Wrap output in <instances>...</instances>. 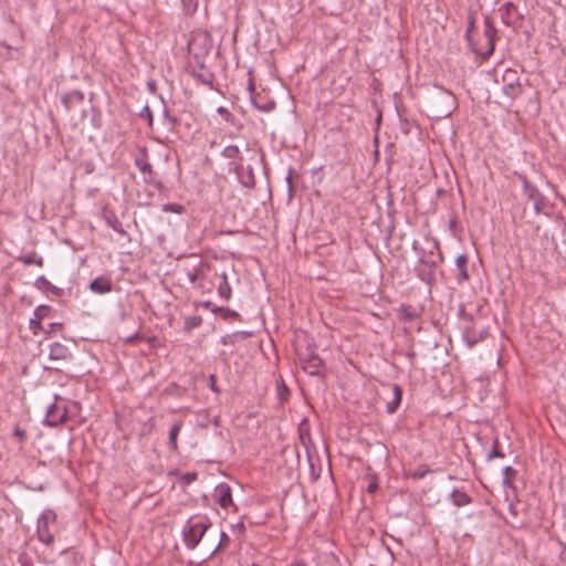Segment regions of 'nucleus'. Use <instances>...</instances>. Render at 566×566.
I'll use <instances>...</instances> for the list:
<instances>
[{"label":"nucleus","instance_id":"obj_1","mask_svg":"<svg viewBox=\"0 0 566 566\" xmlns=\"http://www.w3.org/2000/svg\"><path fill=\"white\" fill-rule=\"evenodd\" d=\"M457 107L454 95L442 87H434L428 97V108L433 117L444 118Z\"/></svg>","mask_w":566,"mask_h":566},{"label":"nucleus","instance_id":"obj_2","mask_svg":"<svg viewBox=\"0 0 566 566\" xmlns=\"http://www.w3.org/2000/svg\"><path fill=\"white\" fill-rule=\"evenodd\" d=\"M55 400L51 403L45 413L44 423L50 427H56L64 423L72 415H75L78 409V403L73 400L54 397Z\"/></svg>","mask_w":566,"mask_h":566},{"label":"nucleus","instance_id":"obj_3","mask_svg":"<svg viewBox=\"0 0 566 566\" xmlns=\"http://www.w3.org/2000/svg\"><path fill=\"white\" fill-rule=\"evenodd\" d=\"M210 526L211 523L206 516L190 517L182 531L186 547L189 549L196 548Z\"/></svg>","mask_w":566,"mask_h":566},{"label":"nucleus","instance_id":"obj_4","mask_svg":"<svg viewBox=\"0 0 566 566\" xmlns=\"http://www.w3.org/2000/svg\"><path fill=\"white\" fill-rule=\"evenodd\" d=\"M55 521L56 514L52 510H45L38 518V537L48 546L54 543V535L51 532V525H53Z\"/></svg>","mask_w":566,"mask_h":566},{"label":"nucleus","instance_id":"obj_5","mask_svg":"<svg viewBox=\"0 0 566 566\" xmlns=\"http://www.w3.org/2000/svg\"><path fill=\"white\" fill-rule=\"evenodd\" d=\"M302 369L311 376H318L322 371L323 361L311 348L296 349Z\"/></svg>","mask_w":566,"mask_h":566},{"label":"nucleus","instance_id":"obj_6","mask_svg":"<svg viewBox=\"0 0 566 566\" xmlns=\"http://www.w3.org/2000/svg\"><path fill=\"white\" fill-rule=\"evenodd\" d=\"M503 80V93L510 98L514 99L520 96L523 92L522 84L517 76L516 71L506 70L502 76Z\"/></svg>","mask_w":566,"mask_h":566},{"label":"nucleus","instance_id":"obj_7","mask_svg":"<svg viewBox=\"0 0 566 566\" xmlns=\"http://www.w3.org/2000/svg\"><path fill=\"white\" fill-rule=\"evenodd\" d=\"M523 185V192L528 200L533 201V207L536 213H539L545 207V199L538 189L532 185L525 176H518Z\"/></svg>","mask_w":566,"mask_h":566},{"label":"nucleus","instance_id":"obj_8","mask_svg":"<svg viewBox=\"0 0 566 566\" xmlns=\"http://www.w3.org/2000/svg\"><path fill=\"white\" fill-rule=\"evenodd\" d=\"M437 259L432 252L428 258L421 256L419 266L416 268L418 276L426 283H431L434 280V268L437 266Z\"/></svg>","mask_w":566,"mask_h":566},{"label":"nucleus","instance_id":"obj_9","mask_svg":"<svg viewBox=\"0 0 566 566\" xmlns=\"http://www.w3.org/2000/svg\"><path fill=\"white\" fill-rule=\"evenodd\" d=\"M484 38H485V41H486V46H485V50L482 51V50H478V49H474V52L482 56L483 59H488L490 57V55H492V53L494 52V48H495V36H496V29L495 27L493 25L492 21L486 18L484 20Z\"/></svg>","mask_w":566,"mask_h":566},{"label":"nucleus","instance_id":"obj_10","mask_svg":"<svg viewBox=\"0 0 566 566\" xmlns=\"http://www.w3.org/2000/svg\"><path fill=\"white\" fill-rule=\"evenodd\" d=\"M499 12L502 22L506 27H516L522 19V15L518 12L516 6L513 4L512 2H505L504 4H502L499 9Z\"/></svg>","mask_w":566,"mask_h":566},{"label":"nucleus","instance_id":"obj_11","mask_svg":"<svg viewBox=\"0 0 566 566\" xmlns=\"http://www.w3.org/2000/svg\"><path fill=\"white\" fill-rule=\"evenodd\" d=\"M49 358L54 363H65L72 358V352L66 345L55 342L50 345Z\"/></svg>","mask_w":566,"mask_h":566},{"label":"nucleus","instance_id":"obj_12","mask_svg":"<svg viewBox=\"0 0 566 566\" xmlns=\"http://www.w3.org/2000/svg\"><path fill=\"white\" fill-rule=\"evenodd\" d=\"M213 497L224 510L233 504L231 489L227 483H220L214 488Z\"/></svg>","mask_w":566,"mask_h":566},{"label":"nucleus","instance_id":"obj_13","mask_svg":"<svg viewBox=\"0 0 566 566\" xmlns=\"http://www.w3.org/2000/svg\"><path fill=\"white\" fill-rule=\"evenodd\" d=\"M135 165L139 169V171L144 175V179L146 182H154L155 176L153 171V167L148 160L147 151L145 148L140 150V156L136 157Z\"/></svg>","mask_w":566,"mask_h":566},{"label":"nucleus","instance_id":"obj_14","mask_svg":"<svg viewBox=\"0 0 566 566\" xmlns=\"http://www.w3.org/2000/svg\"><path fill=\"white\" fill-rule=\"evenodd\" d=\"M112 281L105 276H98L90 284V290L96 294H105L112 291Z\"/></svg>","mask_w":566,"mask_h":566},{"label":"nucleus","instance_id":"obj_15","mask_svg":"<svg viewBox=\"0 0 566 566\" xmlns=\"http://www.w3.org/2000/svg\"><path fill=\"white\" fill-rule=\"evenodd\" d=\"M467 265H468V256L465 254H460L455 260L458 281L460 283L465 282L470 279Z\"/></svg>","mask_w":566,"mask_h":566},{"label":"nucleus","instance_id":"obj_16","mask_svg":"<svg viewBox=\"0 0 566 566\" xmlns=\"http://www.w3.org/2000/svg\"><path fill=\"white\" fill-rule=\"evenodd\" d=\"M402 398V390L398 385H392V399L387 402V412L394 413L399 407Z\"/></svg>","mask_w":566,"mask_h":566},{"label":"nucleus","instance_id":"obj_17","mask_svg":"<svg viewBox=\"0 0 566 566\" xmlns=\"http://www.w3.org/2000/svg\"><path fill=\"white\" fill-rule=\"evenodd\" d=\"M218 294L224 301H229L232 294L231 286L228 282V277L226 273H222L221 281L218 285Z\"/></svg>","mask_w":566,"mask_h":566},{"label":"nucleus","instance_id":"obj_18","mask_svg":"<svg viewBox=\"0 0 566 566\" xmlns=\"http://www.w3.org/2000/svg\"><path fill=\"white\" fill-rule=\"evenodd\" d=\"M451 499L453 504L458 507L468 505L471 502V497L467 493L459 490H453L451 493Z\"/></svg>","mask_w":566,"mask_h":566},{"label":"nucleus","instance_id":"obj_19","mask_svg":"<svg viewBox=\"0 0 566 566\" xmlns=\"http://www.w3.org/2000/svg\"><path fill=\"white\" fill-rule=\"evenodd\" d=\"M181 427H182L181 422H176L170 428L169 444H170L171 449H174V450H177V448H178L177 439L180 433Z\"/></svg>","mask_w":566,"mask_h":566},{"label":"nucleus","instance_id":"obj_20","mask_svg":"<svg viewBox=\"0 0 566 566\" xmlns=\"http://www.w3.org/2000/svg\"><path fill=\"white\" fill-rule=\"evenodd\" d=\"M22 262L25 264V265H36V266H43V259L39 255H36V253H31V254H28L22 258Z\"/></svg>","mask_w":566,"mask_h":566},{"label":"nucleus","instance_id":"obj_21","mask_svg":"<svg viewBox=\"0 0 566 566\" xmlns=\"http://www.w3.org/2000/svg\"><path fill=\"white\" fill-rule=\"evenodd\" d=\"M239 155H240V149L235 145H229V146L224 147V149L222 150V156L226 158H229V159L238 158Z\"/></svg>","mask_w":566,"mask_h":566},{"label":"nucleus","instance_id":"obj_22","mask_svg":"<svg viewBox=\"0 0 566 566\" xmlns=\"http://www.w3.org/2000/svg\"><path fill=\"white\" fill-rule=\"evenodd\" d=\"M51 312V307L48 305H39L35 310L33 315L36 317V319H43L49 315Z\"/></svg>","mask_w":566,"mask_h":566},{"label":"nucleus","instance_id":"obj_23","mask_svg":"<svg viewBox=\"0 0 566 566\" xmlns=\"http://www.w3.org/2000/svg\"><path fill=\"white\" fill-rule=\"evenodd\" d=\"M516 473V471L512 468V467H505L503 469V484L504 485H507V486H511L512 483H511V475H514Z\"/></svg>","mask_w":566,"mask_h":566},{"label":"nucleus","instance_id":"obj_24","mask_svg":"<svg viewBox=\"0 0 566 566\" xmlns=\"http://www.w3.org/2000/svg\"><path fill=\"white\" fill-rule=\"evenodd\" d=\"M229 543H230V538L227 535V533L221 532L219 544L212 549L211 554L216 553L220 548L227 547L229 545Z\"/></svg>","mask_w":566,"mask_h":566},{"label":"nucleus","instance_id":"obj_25","mask_svg":"<svg viewBox=\"0 0 566 566\" xmlns=\"http://www.w3.org/2000/svg\"><path fill=\"white\" fill-rule=\"evenodd\" d=\"M217 112L222 116L226 122H232V114L223 106L218 107Z\"/></svg>","mask_w":566,"mask_h":566},{"label":"nucleus","instance_id":"obj_26","mask_svg":"<svg viewBox=\"0 0 566 566\" xmlns=\"http://www.w3.org/2000/svg\"><path fill=\"white\" fill-rule=\"evenodd\" d=\"M41 321L42 319H36L34 315L32 318H30V328L34 334H36L39 329H42Z\"/></svg>","mask_w":566,"mask_h":566},{"label":"nucleus","instance_id":"obj_27","mask_svg":"<svg viewBox=\"0 0 566 566\" xmlns=\"http://www.w3.org/2000/svg\"><path fill=\"white\" fill-rule=\"evenodd\" d=\"M497 446H499V441H497V440H495L494 446H493V450H492V452L489 454V459H490V460H491V459H493V458H495V457H497V458H503V457H504V455H503V453H501V452L499 451Z\"/></svg>","mask_w":566,"mask_h":566},{"label":"nucleus","instance_id":"obj_28","mask_svg":"<svg viewBox=\"0 0 566 566\" xmlns=\"http://www.w3.org/2000/svg\"><path fill=\"white\" fill-rule=\"evenodd\" d=\"M209 387L212 391L219 392V388L217 387V377L216 375H210L209 377Z\"/></svg>","mask_w":566,"mask_h":566},{"label":"nucleus","instance_id":"obj_29","mask_svg":"<svg viewBox=\"0 0 566 566\" xmlns=\"http://www.w3.org/2000/svg\"><path fill=\"white\" fill-rule=\"evenodd\" d=\"M35 285L38 287H48L50 285V282L44 276H40L36 279Z\"/></svg>","mask_w":566,"mask_h":566},{"label":"nucleus","instance_id":"obj_30","mask_svg":"<svg viewBox=\"0 0 566 566\" xmlns=\"http://www.w3.org/2000/svg\"><path fill=\"white\" fill-rule=\"evenodd\" d=\"M180 209V207L178 206H174V205H165L164 206V210L165 211H172V212H178Z\"/></svg>","mask_w":566,"mask_h":566},{"label":"nucleus","instance_id":"obj_31","mask_svg":"<svg viewBox=\"0 0 566 566\" xmlns=\"http://www.w3.org/2000/svg\"><path fill=\"white\" fill-rule=\"evenodd\" d=\"M274 108V103H271V104H268V105H264V106H260L259 109L263 111V112H270Z\"/></svg>","mask_w":566,"mask_h":566},{"label":"nucleus","instance_id":"obj_32","mask_svg":"<svg viewBox=\"0 0 566 566\" xmlns=\"http://www.w3.org/2000/svg\"><path fill=\"white\" fill-rule=\"evenodd\" d=\"M289 566H307V564L302 559L293 560Z\"/></svg>","mask_w":566,"mask_h":566},{"label":"nucleus","instance_id":"obj_33","mask_svg":"<svg viewBox=\"0 0 566 566\" xmlns=\"http://www.w3.org/2000/svg\"><path fill=\"white\" fill-rule=\"evenodd\" d=\"M144 112L146 113V117L148 118V122L149 124L151 125V122H153V116H151V112L149 109L148 106L145 107Z\"/></svg>","mask_w":566,"mask_h":566},{"label":"nucleus","instance_id":"obj_34","mask_svg":"<svg viewBox=\"0 0 566 566\" xmlns=\"http://www.w3.org/2000/svg\"><path fill=\"white\" fill-rule=\"evenodd\" d=\"M231 527L233 531H238L239 533H241L244 528V525H243V523H238L235 525H232Z\"/></svg>","mask_w":566,"mask_h":566},{"label":"nucleus","instance_id":"obj_35","mask_svg":"<svg viewBox=\"0 0 566 566\" xmlns=\"http://www.w3.org/2000/svg\"><path fill=\"white\" fill-rule=\"evenodd\" d=\"M112 228L116 231V232H119V233H123V229L119 227L118 222H114L112 223Z\"/></svg>","mask_w":566,"mask_h":566},{"label":"nucleus","instance_id":"obj_36","mask_svg":"<svg viewBox=\"0 0 566 566\" xmlns=\"http://www.w3.org/2000/svg\"><path fill=\"white\" fill-rule=\"evenodd\" d=\"M20 439H23L25 433L23 430L17 429L14 432Z\"/></svg>","mask_w":566,"mask_h":566},{"label":"nucleus","instance_id":"obj_37","mask_svg":"<svg viewBox=\"0 0 566 566\" xmlns=\"http://www.w3.org/2000/svg\"><path fill=\"white\" fill-rule=\"evenodd\" d=\"M188 277H189L190 282H192V283H193V282H196V280H197L198 275H197L196 273H189V274H188Z\"/></svg>","mask_w":566,"mask_h":566},{"label":"nucleus","instance_id":"obj_38","mask_svg":"<svg viewBox=\"0 0 566 566\" xmlns=\"http://www.w3.org/2000/svg\"><path fill=\"white\" fill-rule=\"evenodd\" d=\"M200 77H201L202 83L211 85V83H212L211 78H205V76H200Z\"/></svg>","mask_w":566,"mask_h":566},{"label":"nucleus","instance_id":"obj_39","mask_svg":"<svg viewBox=\"0 0 566 566\" xmlns=\"http://www.w3.org/2000/svg\"><path fill=\"white\" fill-rule=\"evenodd\" d=\"M306 436H308V433H305L303 430L300 431V438L303 442Z\"/></svg>","mask_w":566,"mask_h":566},{"label":"nucleus","instance_id":"obj_40","mask_svg":"<svg viewBox=\"0 0 566 566\" xmlns=\"http://www.w3.org/2000/svg\"><path fill=\"white\" fill-rule=\"evenodd\" d=\"M424 474H426V472H416V473H415V476H417V478H423V476H424Z\"/></svg>","mask_w":566,"mask_h":566},{"label":"nucleus","instance_id":"obj_41","mask_svg":"<svg viewBox=\"0 0 566 566\" xmlns=\"http://www.w3.org/2000/svg\"><path fill=\"white\" fill-rule=\"evenodd\" d=\"M376 488H377V486H376L375 484H370V485L368 486V491H369V492H374V490H375Z\"/></svg>","mask_w":566,"mask_h":566},{"label":"nucleus","instance_id":"obj_42","mask_svg":"<svg viewBox=\"0 0 566 566\" xmlns=\"http://www.w3.org/2000/svg\"><path fill=\"white\" fill-rule=\"evenodd\" d=\"M230 315L237 316L238 314H237V312H230Z\"/></svg>","mask_w":566,"mask_h":566},{"label":"nucleus","instance_id":"obj_43","mask_svg":"<svg viewBox=\"0 0 566 566\" xmlns=\"http://www.w3.org/2000/svg\"><path fill=\"white\" fill-rule=\"evenodd\" d=\"M230 315L237 316L238 314H237V312H230Z\"/></svg>","mask_w":566,"mask_h":566},{"label":"nucleus","instance_id":"obj_44","mask_svg":"<svg viewBox=\"0 0 566 566\" xmlns=\"http://www.w3.org/2000/svg\"><path fill=\"white\" fill-rule=\"evenodd\" d=\"M50 369H59V367L57 366H52V367H50Z\"/></svg>","mask_w":566,"mask_h":566},{"label":"nucleus","instance_id":"obj_45","mask_svg":"<svg viewBox=\"0 0 566 566\" xmlns=\"http://www.w3.org/2000/svg\"><path fill=\"white\" fill-rule=\"evenodd\" d=\"M53 327L61 326V324H52Z\"/></svg>","mask_w":566,"mask_h":566}]
</instances>
